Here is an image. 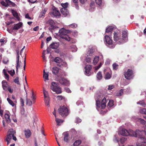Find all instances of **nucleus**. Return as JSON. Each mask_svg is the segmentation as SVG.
I'll use <instances>...</instances> for the list:
<instances>
[{
	"label": "nucleus",
	"instance_id": "29",
	"mask_svg": "<svg viewBox=\"0 0 146 146\" xmlns=\"http://www.w3.org/2000/svg\"><path fill=\"white\" fill-rule=\"evenodd\" d=\"M26 104L27 105H28L30 106H31L32 104H34L33 103V101H32L30 99L27 98V96H26Z\"/></svg>",
	"mask_w": 146,
	"mask_h": 146
},
{
	"label": "nucleus",
	"instance_id": "55",
	"mask_svg": "<svg viewBox=\"0 0 146 146\" xmlns=\"http://www.w3.org/2000/svg\"><path fill=\"white\" fill-rule=\"evenodd\" d=\"M1 5L5 7H7L8 6V3H6L4 1H2L1 2Z\"/></svg>",
	"mask_w": 146,
	"mask_h": 146
},
{
	"label": "nucleus",
	"instance_id": "42",
	"mask_svg": "<svg viewBox=\"0 0 146 146\" xmlns=\"http://www.w3.org/2000/svg\"><path fill=\"white\" fill-rule=\"evenodd\" d=\"M43 78L44 79V81L45 82H46V80H48V72L46 73V74H43Z\"/></svg>",
	"mask_w": 146,
	"mask_h": 146
},
{
	"label": "nucleus",
	"instance_id": "22",
	"mask_svg": "<svg viewBox=\"0 0 146 146\" xmlns=\"http://www.w3.org/2000/svg\"><path fill=\"white\" fill-rule=\"evenodd\" d=\"M63 135H64V141L66 142H68L69 141L68 134L67 132H64L63 133Z\"/></svg>",
	"mask_w": 146,
	"mask_h": 146
},
{
	"label": "nucleus",
	"instance_id": "60",
	"mask_svg": "<svg viewBox=\"0 0 146 146\" xmlns=\"http://www.w3.org/2000/svg\"><path fill=\"white\" fill-rule=\"evenodd\" d=\"M102 64V62H100V64L98 66L95 67V70L97 71L101 67Z\"/></svg>",
	"mask_w": 146,
	"mask_h": 146
},
{
	"label": "nucleus",
	"instance_id": "5",
	"mask_svg": "<svg viewBox=\"0 0 146 146\" xmlns=\"http://www.w3.org/2000/svg\"><path fill=\"white\" fill-rule=\"evenodd\" d=\"M58 111L60 114L62 116H66L68 113V109L64 106H60Z\"/></svg>",
	"mask_w": 146,
	"mask_h": 146
},
{
	"label": "nucleus",
	"instance_id": "38",
	"mask_svg": "<svg viewBox=\"0 0 146 146\" xmlns=\"http://www.w3.org/2000/svg\"><path fill=\"white\" fill-rule=\"evenodd\" d=\"M81 143V141L80 140H76L74 143L73 145L74 146H78Z\"/></svg>",
	"mask_w": 146,
	"mask_h": 146
},
{
	"label": "nucleus",
	"instance_id": "47",
	"mask_svg": "<svg viewBox=\"0 0 146 146\" xmlns=\"http://www.w3.org/2000/svg\"><path fill=\"white\" fill-rule=\"evenodd\" d=\"M68 4L67 3L62 4L61 5L62 7V8H64L66 9H67V8L68 7Z\"/></svg>",
	"mask_w": 146,
	"mask_h": 146
},
{
	"label": "nucleus",
	"instance_id": "46",
	"mask_svg": "<svg viewBox=\"0 0 146 146\" xmlns=\"http://www.w3.org/2000/svg\"><path fill=\"white\" fill-rule=\"evenodd\" d=\"M140 112L141 114L146 115V108H143L141 109Z\"/></svg>",
	"mask_w": 146,
	"mask_h": 146
},
{
	"label": "nucleus",
	"instance_id": "1",
	"mask_svg": "<svg viewBox=\"0 0 146 146\" xmlns=\"http://www.w3.org/2000/svg\"><path fill=\"white\" fill-rule=\"evenodd\" d=\"M131 136L137 137L139 138L138 141L136 143L137 146H146V138L145 137V132L144 130H136L134 131L132 130Z\"/></svg>",
	"mask_w": 146,
	"mask_h": 146
},
{
	"label": "nucleus",
	"instance_id": "62",
	"mask_svg": "<svg viewBox=\"0 0 146 146\" xmlns=\"http://www.w3.org/2000/svg\"><path fill=\"white\" fill-rule=\"evenodd\" d=\"M25 18L26 19H28L29 20H31L32 19L31 18L29 17L28 13H27L25 15Z\"/></svg>",
	"mask_w": 146,
	"mask_h": 146
},
{
	"label": "nucleus",
	"instance_id": "36",
	"mask_svg": "<svg viewBox=\"0 0 146 146\" xmlns=\"http://www.w3.org/2000/svg\"><path fill=\"white\" fill-rule=\"evenodd\" d=\"M71 50L73 52H75L77 50V48L75 45H72L71 47Z\"/></svg>",
	"mask_w": 146,
	"mask_h": 146
},
{
	"label": "nucleus",
	"instance_id": "9",
	"mask_svg": "<svg viewBox=\"0 0 146 146\" xmlns=\"http://www.w3.org/2000/svg\"><path fill=\"white\" fill-rule=\"evenodd\" d=\"M118 135H115L114 136L113 138V141L116 142L118 143L119 146H124L123 144L126 140V139L124 137H122L121 138L119 142V141L118 139Z\"/></svg>",
	"mask_w": 146,
	"mask_h": 146
},
{
	"label": "nucleus",
	"instance_id": "49",
	"mask_svg": "<svg viewBox=\"0 0 146 146\" xmlns=\"http://www.w3.org/2000/svg\"><path fill=\"white\" fill-rule=\"evenodd\" d=\"M87 56L86 57L85 61L88 63H89L91 62V58Z\"/></svg>",
	"mask_w": 146,
	"mask_h": 146
},
{
	"label": "nucleus",
	"instance_id": "59",
	"mask_svg": "<svg viewBox=\"0 0 146 146\" xmlns=\"http://www.w3.org/2000/svg\"><path fill=\"white\" fill-rule=\"evenodd\" d=\"M118 65L115 64H113V66L114 69L116 70L118 67Z\"/></svg>",
	"mask_w": 146,
	"mask_h": 146
},
{
	"label": "nucleus",
	"instance_id": "10",
	"mask_svg": "<svg viewBox=\"0 0 146 146\" xmlns=\"http://www.w3.org/2000/svg\"><path fill=\"white\" fill-rule=\"evenodd\" d=\"M104 78L106 80H108L111 78V73L109 68H107L104 69Z\"/></svg>",
	"mask_w": 146,
	"mask_h": 146
},
{
	"label": "nucleus",
	"instance_id": "27",
	"mask_svg": "<svg viewBox=\"0 0 146 146\" xmlns=\"http://www.w3.org/2000/svg\"><path fill=\"white\" fill-rule=\"evenodd\" d=\"M3 88L4 90L6 91L7 90V82L5 81H3L2 82Z\"/></svg>",
	"mask_w": 146,
	"mask_h": 146
},
{
	"label": "nucleus",
	"instance_id": "39",
	"mask_svg": "<svg viewBox=\"0 0 146 146\" xmlns=\"http://www.w3.org/2000/svg\"><path fill=\"white\" fill-rule=\"evenodd\" d=\"M55 121L57 123V125H60V123L63 122V121L61 119H58L57 118H56L55 119Z\"/></svg>",
	"mask_w": 146,
	"mask_h": 146
},
{
	"label": "nucleus",
	"instance_id": "23",
	"mask_svg": "<svg viewBox=\"0 0 146 146\" xmlns=\"http://www.w3.org/2000/svg\"><path fill=\"white\" fill-rule=\"evenodd\" d=\"M106 99L105 98H104L102 100V101L101 104V108L102 109H104L106 107Z\"/></svg>",
	"mask_w": 146,
	"mask_h": 146
},
{
	"label": "nucleus",
	"instance_id": "7",
	"mask_svg": "<svg viewBox=\"0 0 146 146\" xmlns=\"http://www.w3.org/2000/svg\"><path fill=\"white\" fill-rule=\"evenodd\" d=\"M15 133L13 129H11L9 130L7 132V137L5 139L7 142V145L9 144L10 143V140L12 139Z\"/></svg>",
	"mask_w": 146,
	"mask_h": 146
},
{
	"label": "nucleus",
	"instance_id": "54",
	"mask_svg": "<svg viewBox=\"0 0 146 146\" xmlns=\"http://www.w3.org/2000/svg\"><path fill=\"white\" fill-rule=\"evenodd\" d=\"M31 98L33 101V103H34L35 102V100L36 98L35 96L34 95L33 92H32Z\"/></svg>",
	"mask_w": 146,
	"mask_h": 146
},
{
	"label": "nucleus",
	"instance_id": "41",
	"mask_svg": "<svg viewBox=\"0 0 146 146\" xmlns=\"http://www.w3.org/2000/svg\"><path fill=\"white\" fill-rule=\"evenodd\" d=\"M102 76L101 72H99L97 74V78L98 79L100 80L102 78Z\"/></svg>",
	"mask_w": 146,
	"mask_h": 146
},
{
	"label": "nucleus",
	"instance_id": "52",
	"mask_svg": "<svg viewBox=\"0 0 146 146\" xmlns=\"http://www.w3.org/2000/svg\"><path fill=\"white\" fill-rule=\"evenodd\" d=\"M17 65H16V72L17 73L18 72V70L19 68H20L21 67V65L19 63V62H16Z\"/></svg>",
	"mask_w": 146,
	"mask_h": 146
},
{
	"label": "nucleus",
	"instance_id": "11",
	"mask_svg": "<svg viewBox=\"0 0 146 146\" xmlns=\"http://www.w3.org/2000/svg\"><path fill=\"white\" fill-rule=\"evenodd\" d=\"M105 38L106 43L108 44L109 47L111 48H114L115 46L112 44V40L109 36L105 35Z\"/></svg>",
	"mask_w": 146,
	"mask_h": 146
},
{
	"label": "nucleus",
	"instance_id": "48",
	"mask_svg": "<svg viewBox=\"0 0 146 146\" xmlns=\"http://www.w3.org/2000/svg\"><path fill=\"white\" fill-rule=\"evenodd\" d=\"M96 3L98 5L100 6L102 3V0H95Z\"/></svg>",
	"mask_w": 146,
	"mask_h": 146
},
{
	"label": "nucleus",
	"instance_id": "63",
	"mask_svg": "<svg viewBox=\"0 0 146 146\" xmlns=\"http://www.w3.org/2000/svg\"><path fill=\"white\" fill-rule=\"evenodd\" d=\"M82 120L80 119L79 118L77 117L76 118V122L77 123H79L81 122Z\"/></svg>",
	"mask_w": 146,
	"mask_h": 146
},
{
	"label": "nucleus",
	"instance_id": "43",
	"mask_svg": "<svg viewBox=\"0 0 146 146\" xmlns=\"http://www.w3.org/2000/svg\"><path fill=\"white\" fill-rule=\"evenodd\" d=\"M138 121L142 124L145 125L146 123V121L143 119L141 118H138Z\"/></svg>",
	"mask_w": 146,
	"mask_h": 146
},
{
	"label": "nucleus",
	"instance_id": "18",
	"mask_svg": "<svg viewBox=\"0 0 146 146\" xmlns=\"http://www.w3.org/2000/svg\"><path fill=\"white\" fill-rule=\"evenodd\" d=\"M59 46V43L53 42L50 45V47L52 49H56Z\"/></svg>",
	"mask_w": 146,
	"mask_h": 146
},
{
	"label": "nucleus",
	"instance_id": "19",
	"mask_svg": "<svg viewBox=\"0 0 146 146\" xmlns=\"http://www.w3.org/2000/svg\"><path fill=\"white\" fill-rule=\"evenodd\" d=\"M127 33L126 31H124L122 32V36L123 40V42H126L127 40Z\"/></svg>",
	"mask_w": 146,
	"mask_h": 146
},
{
	"label": "nucleus",
	"instance_id": "12",
	"mask_svg": "<svg viewBox=\"0 0 146 146\" xmlns=\"http://www.w3.org/2000/svg\"><path fill=\"white\" fill-rule=\"evenodd\" d=\"M124 76L127 79H130L133 77L132 71L130 69H128L127 72H125Z\"/></svg>",
	"mask_w": 146,
	"mask_h": 146
},
{
	"label": "nucleus",
	"instance_id": "64",
	"mask_svg": "<svg viewBox=\"0 0 146 146\" xmlns=\"http://www.w3.org/2000/svg\"><path fill=\"white\" fill-rule=\"evenodd\" d=\"M20 102L21 103V105L23 106L24 105V101L22 98H21L20 99Z\"/></svg>",
	"mask_w": 146,
	"mask_h": 146
},
{
	"label": "nucleus",
	"instance_id": "56",
	"mask_svg": "<svg viewBox=\"0 0 146 146\" xmlns=\"http://www.w3.org/2000/svg\"><path fill=\"white\" fill-rule=\"evenodd\" d=\"M114 86L113 85H110L109 86L108 89L109 90H111L114 88Z\"/></svg>",
	"mask_w": 146,
	"mask_h": 146
},
{
	"label": "nucleus",
	"instance_id": "34",
	"mask_svg": "<svg viewBox=\"0 0 146 146\" xmlns=\"http://www.w3.org/2000/svg\"><path fill=\"white\" fill-rule=\"evenodd\" d=\"M96 105L97 107V109L99 110L100 107V100H96Z\"/></svg>",
	"mask_w": 146,
	"mask_h": 146
},
{
	"label": "nucleus",
	"instance_id": "6",
	"mask_svg": "<svg viewBox=\"0 0 146 146\" xmlns=\"http://www.w3.org/2000/svg\"><path fill=\"white\" fill-rule=\"evenodd\" d=\"M131 131L132 130H130L129 131L124 128H119L118 131L119 135H122L124 136L128 135L131 136L132 133Z\"/></svg>",
	"mask_w": 146,
	"mask_h": 146
},
{
	"label": "nucleus",
	"instance_id": "25",
	"mask_svg": "<svg viewBox=\"0 0 146 146\" xmlns=\"http://www.w3.org/2000/svg\"><path fill=\"white\" fill-rule=\"evenodd\" d=\"M43 92L44 99L49 98V96L48 92L46 91L44 88L43 89Z\"/></svg>",
	"mask_w": 146,
	"mask_h": 146
},
{
	"label": "nucleus",
	"instance_id": "31",
	"mask_svg": "<svg viewBox=\"0 0 146 146\" xmlns=\"http://www.w3.org/2000/svg\"><path fill=\"white\" fill-rule=\"evenodd\" d=\"M114 29V27L113 26H110L107 28L106 29V33L111 32Z\"/></svg>",
	"mask_w": 146,
	"mask_h": 146
},
{
	"label": "nucleus",
	"instance_id": "17",
	"mask_svg": "<svg viewBox=\"0 0 146 146\" xmlns=\"http://www.w3.org/2000/svg\"><path fill=\"white\" fill-rule=\"evenodd\" d=\"M23 23L22 22H19V23L15 24L13 25V30H17L22 27Z\"/></svg>",
	"mask_w": 146,
	"mask_h": 146
},
{
	"label": "nucleus",
	"instance_id": "50",
	"mask_svg": "<svg viewBox=\"0 0 146 146\" xmlns=\"http://www.w3.org/2000/svg\"><path fill=\"white\" fill-rule=\"evenodd\" d=\"M8 72L9 73L11 76H13L15 74V71L14 70H11L10 71H8Z\"/></svg>",
	"mask_w": 146,
	"mask_h": 146
},
{
	"label": "nucleus",
	"instance_id": "30",
	"mask_svg": "<svg viewBox=\"0 0 146 146\" xmlns=\"http://www.w3.org/2000/svg\"><path fill=\"white\" fill-rule=\"evenodd\" d=\"M5 119L6 120V121L8 123H9L11 122V119H10V116L8 114L6 113L5 115Z\"/></svg>",
	"mask_w": 146,
	"mask_h": 146
},
{
	"label": "nucleus",
	"instance_id": "45",
	"mask_svg": "<svg viewBox=\"0 0 146 146\" xmlns=\"http://www.w3.org/2000/svg\"><path fill=\"white\" fill-rule=\"evenodd\" d=\"M50 99L48 98L44 99V101L46 105L48 106H49Z\"/></svg>",
	"mask_w": 146,
	"mask_h": 146
},
{
	"label": "nucleus",
	"instance_id": "2",
	"mask_svg": "<svg viewBox=\"0 0 146 146\" xmlns=\"http://www.w3.org/2000/svg\"><path fill=\"white\" fill-rule=\"evenodd\" d=\"M70 32V31L69 30H66L64 28L60 29L59 31L60 37L68 41L70 40V38L68 35Z\"/></svg>",
	"mask_w": 146,
	"mask_h": 146
},
{
	"label": "nucleus",
	"instance_id": "15",
	"mask_svg": "<svg viewBox=\"0 0 146 146\" xmlns=\"http://www.w3.org/2000/svg\"><path fill=\"white\" fill-rule=\"evenodd\" d=\"M95 50L94 48L92 46H90L88 50L86 53L87 56H91L93 53L95 52Z\"/></svg>",
	"mask_w": 146,
	"mask_h": 146
},
{
	"label": "nucleus",
	"instance_id": "20",
	"mask_svg": "<svg viewBox=\"0 0 146 146\" xmlns=\"http://www.w3.org/2000/svg\"><path fill=\"white\" fill-rule=\"evenodd\" d=\"M52 13L53 15L55 17H59L60 15L59 12L56 8H54L53 9Z\"/></svg>",
	"mask_w": 146,
	"mask_h": 146
},
{
	"label": "nucleus",
	"instance_id": "13",
	"mask_svg": "<svg viewBox=\"0 0 146 146\" xmlns=\"http://www.w3.org/2000/svg\"><path fill=\"white\" fill-rule=\"evenodd\" d=\"M92 66L90 65H87L84 67L85 74L87 76H90L91 75V70L92 69Z\"/></svg>",
	"mask_w": 146,
	"mask_h": 146
},
{
	"label": "nucleus",
	"instance_id": "32",
	"mask_svg": "<svg viewBox=\"0 0 146 146\" xmlns=\"http://www.w3.org/2000/svg\"><path fill=\"white\" fill-rule=\"evenodd\" d=\"M137 104H139L140 105L143 107H146V104L143 100L140 101L138 102H137Z\"/></svg>",
	"mask_w": 146,
	"mask_h": 146
},
{
	"label": "nucleus",
	"instance_id": "40",
	"mask_svg": "<svg viewBox=\"0 0 146 146\" xmlns=\"http://www.w3.org/2000/svg\"><path fill=\"white\" fill-rule=\"evenodd\" d=\"M7 100L8 101L9 103L12 106L14 107L15 106V104L13 103V102L9 98H7Z\"/></svg>",
	"mask_w": 146,
	"mask_h": 146
},
{
	"label": "nucleus",
	"instance_id": "35",
	"mask_svg": "<svg viewBox=\"0 0 146 146\" xmlns=\"http://www.w3.org/2000/svg\"><path fill=\"white\" fill-rule=\"evenodd\" d=\"M3 73L4 74L5 77V79L7 80L9 79V76L8 74H7V72L5 69H4L3 71Z\"/></svg>",
	"mask_w": 146,
	"mask_h": 146
},
{
	"label": "nucleus",
	"instance_id": "24",
	"mask_svg": "<svg viewBox=\"0 0 146 146\" xmlns=\"http://www.w3.org/2000/svg\"><path fill=\"white\" fill-rule=\"evenodd\" d=\"M60 11L62 14L64 16H66L68 13L67 10L64 8H61Z\"/></svg>",
	"mask_w": 146,
	"mask_h": 146
},
{
	"label": "nucleus",
	"instance_id": "51",
	"mask_svg": "<svg viewBox=\"0 0 146 146\" xmlns=\"http://www.w3.org/2000/svg\"><path fill=\"white\" fill-rule=\"evenodd\" d=\"M14 82L17 84L20 85V83L19 81V78L18 77H16L14 80Z\"/></svg>",
	"mask_w": 146,
	"mask_h": 146
},
{
	"label": "nucleus",
	"instance_id": "58",
	"mask_svg": "<svg viewBox=\"0 0 146 146\" xmlns=\"http://www.w3.org/2000/svg\"><path fill=\"white\" fill-rule=\"evenodd\" d=\"M8 61V60L7 58H5L3 59V62L5 64H6Z\"/></svg>",
	"mask_w": 146,
	"mask_h": 146
},
{
	"label": "nucleus",
	"instance_id": "37",
	"mask_svg": "<svg viewBox=\"0 0 146 146\" xmlns=\"http://www.w3.org/2000/svg\"><path fill=\"white\" fill-rule=\"evenodd\" d=\"M49 23L51 25V27H52V28L53 29H55L56 28H58V27L54 25V21L52 20H50L49 21Z\"/></svg>",
	"mask_w": 146,
	"mask_h": 146
},
{
	"label": "nucleus",
	"instance_id": "16",
	"mask_svg": "<svg viewBox=\"0 0 146 146\" xmlns=\"http://www.w3.org/2000/svg\"><path fill=\"white\" fill-rule=\"evenodd\" d=\"M100 58V60H103V55L101 54L100 55L99 57V56H96L94 58L93 61V63L94 65H96L98 62L99 61V58Z\"/></svg>",
	"mask_w": 146,
	"mask_h": 146
},
{
	"label": "nucleus",
	"instance_id": "61",
	"mask_svg": "<svg viewBox=\"0 0 146 146\" xmlns=\"http://www.w3.org/2000/svg\"><path fill=\"white\" fill-rule=\"evenodd\" d=\"M17 61L16 62H19V52L18 51L17 52Z\"/></svg>",
	"mask_w": 146,
	"mask_h": 146
},
{
	"label": "nucleus",
	"instance_id": "8",
	"mask_svg": "<svg viewBox=\"0 0 146 146\" xmlns=\"http://www.w3.org/2000/svg\"><path fill=\"white\" fill-rule=\"evenodd\" d=\"M56 80L62 85L68 86L70 84L69 81L64 78L58 76L56 78Z\"/></svg>",
	"mask_w": 146,
	"mask_h": 146
},
{
	"label": "nucleus",
	"instance_id": "26",
	"mask_svg": "<svg viewBox=\"0 0 146 146\" xmlns=\"http://www.w3.org/2000/svg\"><path fill=\"white\" fill-rule=\"evenodd\" d=\"M11 13H12L13 15L17 20H19V18L18 16V13L16 11L13 10H12Z\"/></svg>",
	"mask_w": 146,
	"mask_h": 146
},
{
	"label": "nucleus",
	"instance_id": "3",
	"mask_svg": "<svg viewBox=\"0 0 146 146\" xmlns=\"http://www.w3.org/2000/svg\"><path fill=\"white\" fill-rule=\"evenodd\" d=\"M121 35V33L119 30L115 31L114 33V40L117 42V43L119 44L123 43V40Z\"/></svg>",
	"mask_w": 146,
	"mask_h": 146
},
{
	"label": "nucleus",
	"instance_id": "14",
	"mask_svg": "<svg viewBox=\"0 0 146 146\" xmlns=\"http://www.w3.org/2000/svg\"><path fill=\"white\" fill-rule=\"evenodd\" d=\"M54 61L56 63L60 64L62 62V59L59 57H56L54 59ZM61 63V64H59L58 65L60 67H62V66L65 67H67V65L66 62H62Z\"/></svg>",
	"mask_w": 146,
	"mask_h": 146
},
{
	"label": "nucleus",
	"instance_id": "53",
	"mask_svg": "<svg viewBox=\"0 0 146 146\" xmlns=\"http://www.w3.org/2000/svg\"><path fill=\"white\" fill-rule=\"evenodd\" d=\"M6 1L7 3L12 5L13 6H15V3L12 2L9 0H6Z\"/></svg>",
	"mask_w": 146,
	"mask_h": 146
},
{
	"label": "nucleus",
	"instance_id": "33",
	"mask_svg": "<svg viewBox=\"0 0 146 146\" xmlns=\"http://www.w3.org/2000/svg\"><path fill=\"white\" fill-rule=\"evenodd\" d=\"M114 105L113 101V100H110L107 106L109 108H111Z\"/></svg>",
	"mask_w": 146,
	"mask_h": 146
},
{
	"label": "nucleus",
	"instance_id": "21",
	"mask_svg": "<svg viewBox=\"0 0 146 146\" xmlns=\"http://www.w3.org/2000/svg\"><path fill=\"white\" fill-rule=\"evenodd\" d=\"M24 133L26 137L27 138H29L31 134L30 130L29 129H27L24 131Z\"/></svg>",
	"mask_w": 146,
	"mask_h": 146
},
{
	"label": "nucleus",
	"instance_id": "44",
	"mask_svg": "<svg viewBox=\"0 0 146 146\" xmlns=\"http://www.w3.org/2000/svg\"><path fill=\"white\" fill-rule=\"evenodd\" d=\"M123 89H121L119 91L116 93V95L117 96H120L122 95L123 94Z\"/></svg>",
	"mask_w": 146,
	"mask_h": 146
},
{
	"label": "nucleus",
	"instance_id": "57",
	"mask_svg": "<svg viewBox=\"0 0 146 146\" xmlns=\"http://www.w3.org/2000/svg\"><path fill=\"white\" fill-rule=\"evenodd\" d=\"M77 25L75 24H72L70 25L69 26L72 28H75L77 27Z\"/></svg>",
	"mask_w": 146,
	"mask_h": 146
},
{
	"label": "nucleus",
	"instance_id": "4",
	"mask_svg": "<svg viewBox=\"0 0 146 146\" xmlns=\"http://www.w3.org/2000/svg\"><path fill=\"white\" fill-rule=\"evenodd\" d=\"M51 89L57 94H60L62 92L61 88L59 87L58 83L53 82L52 83L50 86Z\"/></svg>",
	"mask_w": 146,
	"mask_h": 146
},
{
	"label": "nucleus",
	"instance_id": "28",
	"mask_svg": "<svg viewBox=\"0 0 146 146\" xmlns=\"http://www.w3.org/2000/svg\"><path fill=\"white\" fill-rule=\"evenodd\" d=\"M59 69L56 67H53L52 68V72L55 75L57 74L59 72Z\"/></svg>",
	"mask_w": 146,
	"mask_h": 146
}]
</instances>
